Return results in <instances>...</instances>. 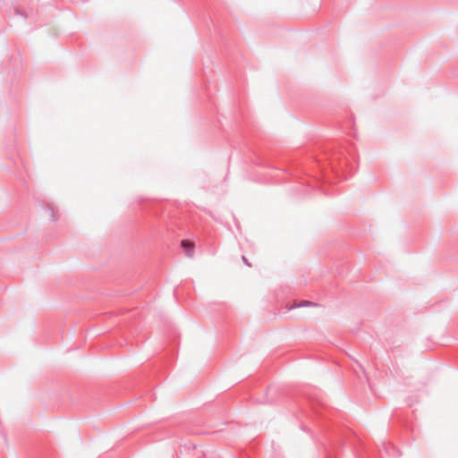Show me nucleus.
<instances>
[{
  "instance_id": "nucleus-1",
  "label": "nucleus",
  "mask_w": 458,
  "mask_h": 458,
  "mask_svg": "<svg viewBox=\"0 0 458 458\" xmlns=\"http://www.w3.org/2000/svg\"><path fill=\"white\" fill-rule=\"evenodd\" d=\"M181 244L182 247L189 248V249H193V247H194V244L191 242L187 241V240H183Z\"/></svg>"
},
{
  "instance_id": "nucleus-3",
  "label": "nucleus",
  "mask_w": 458,
  "mask_h": 458,
  "mask_svg": "<svg viewBox=\"0 0 458 458\" xmlns=\"http://www.w3.org/2000/svg\"><path fill=\"white\" fill-rule=\"evenodd\" d=\"M310 302H309V301L303 302V305H310Z\"/></svg>"
},
{
  "instance_id": "nucleus-2",
  "label": "nucleus",
  "mask_w": 458,
  "mask_h": 458,
  "mask_svg": "<svg viewBox=\"0 0 458 458\" xmlns=\"http://www.w3.org/2000/svg\"><path fill=\"white\" fill-rule=\"evenodd\" d=\"M242 260H243V262H244L246 265H248L249 267L250 266V264L249 263L248 259H247L244 256H242Z\"/></svg>"
}]
</instances>
